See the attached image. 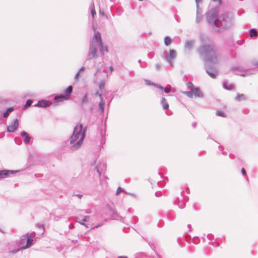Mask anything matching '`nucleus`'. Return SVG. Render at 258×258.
Returning <instances> with one entry per match:
<instances>
[{
	"label": "nucleus",
	"instance_id": "45",
	"mask_svg": "<svg viewBox=\"0 0 258 258\" xmlns=\"http://www.w3.org/2000/svg\"><path fill=\"white\" fill-rule=\"evenodd\" d=\"M118 258H127L125 256H119Z\"/></svg>",
	"mask_w": 258,
	"mask_h": 258
},
{
	"label": "nucleus",
	"instance_id": "14",
	"mask_svg": "<svg viewBox=\"0 0 258 258\" xmlns=\"http://www.w3.org/2000/svg\"><path fill=\"white\" fill-rule=\"evenodd\" d=\"M195 44V41L194 40H187L185 42L184 47L186 50H190Z\"/></svg>",
	"mask_w": 258,
	"mask_h": 258
},
{
	"label": "nucleus",
	"instance_id": "1",
	"mask_svg": "<svg viewBox=\"0 0 258 258\" xmlns=\"http://www.w3.org/2000/svg\"><path fill=\"white\" fill-rule=\"evenodd\" d=\"M207 19L209 24L217 31L230 28L233 25V18L230 13H226L218 17V11L211 10L208 14Z\"/></svg>",
	"mask_w": 258,
	"mask_h": 258
},
{
	"label": "nucleus",
	"instance_id": "30",
	"mask_svg": "<svg viewBox=\"0 0 258 258\" xmlns=\"http://www.w3.org/2000/svg\"><path fill=\"white\" fill-rule=\"evenodd\" d=\"M216 114L218 116H223V117L225 116L224 113L222 111H218L217 112Z\"/></svg>",
	"mask_w": 258,
	"mask_h": 258
},
{
	"label": "nucleus",
	"instance_id": "15",
	"mask_svg": "<svg viewBox=\"0 0 258 258\" xmlns=\"http://www.w3.org/2000/svg\"><path fill=\"white\" fill-rule=\"evenodd\" d=\"M21 136L23 137H25L24 142L25 144H27L30 142L31 138L29 137L27 133H26L25 131H23L21 133Z\"/></svg>",
	"mask_w": 258,
	"mask_h": 258
},
{
	"label": "nucleus",
	"instance_id": "32",
	"mask_svg": "<svg viewBox=\"0 0 258 258\" xmlns=\"http://www.w3.org/2000/svg\"><path fill=\"white\" fill-rule=\"evenodd\" d=\"M91 14H92V16L93 17L96 14V12H95L94 6H93V8H92V10H91Z\"/></svg>",
	"mask_w": 258,
	"mask_h": 258
},
{
	"label": "nucleus",
	"instance_id": "34",
	"mask_svg": "<svg viewBox=\"0 0 258 258\" xmlns=\"http://www.w3.org/2000/svg\"><path fill=\"white\" fill-rule=\"evenodd\" d=\"M121 191H122V188L121 187H119L117 189L116 194H118L119 192H120Z\"/></svg>",
	"mask_w": 258,
	"mask_h": 258
},
{
	"label": "nucleus",
	"instance_id": "27",
	"mask_svg": "<svg viewBox=\"0 0 258 258\" xmlns=\"http://www.w3.org/2000/svg\"><path fill=\"white\" fill-rule=\"evenodd\" d=\"M99 109L100 110H101L102 111H103V109H104V102L102 100L100 103H99Z\"/></svg>",
	"mask_w": 258,
	"mask_h": 258
},
{
	"label": "nucleus",
	"instance_id": "29",
	"mask_svg": "<svg viewBox=\"0 0 258 258\" xmlns=\"http://www.w3.org/2000/svg\"><path fill=\"white\" fill-rule=\"evenodd\" d=\"M32 103V100H27L26 102V104L25 105V107H27L30 106Z\"/></svg>",
	"mask_w": 258,
	"mask_h": 258
},
{
	"label": "nucleus",
	"instance_id": "11",
	"mask_svg": "<svg viewBox=\"0 0 258 258\" xmlns=\"http://www.w3.org/2000/svg\"><path fill=\"white\" fill-rule=\"evenodd\" d=\"M192 96H195V97L203 98L204 97V94L200 90L199 88L195 87L191 90Z\"/></svg>",
	"mask_w": 258,
	"mask_h": 258
},
{
	"label": "nucleus",
	"instance_id": "21",
	"mask_svg": "<svg viewBox=\"0 0 258 258\" xmlns=\"http://www.w3.org/2000/svg\"><path fill=\"white\" fill-rule=\"evenodd\" d=\"M249 35H250V37H257V33L256 30L254 29H252L250 30V31L249 32Z\"/></svg>",
	"mask_w": 258,
	"mask_h": 258
},
{
	"label": "nucleus",
	"instance_id": "6",
	"mask_svg": "<svg viewBox=\"0 0 258 258\" xmlns=\"http://www.w3.org/2000/svg\"><path fill=\"white\" fill-rule=\"evenodd\" d=\"M206 71L207 73L212 78H216L217 76L218 71L216 68H211L210 64H205Z\"/></svg>",
	"mask_w": 258,
	"mask_h": 258
},
{
	"label": "nucleus",
	"instance_id": "37",
	"mask_svg": "<svg viewBox=\"0 0 258 258\" xmlns=\"http://www.w3.org/2000/svg\"><path fill=\"white\" fill-rule=\"evenodd\" d=\"M240 98H241V95L238 94V95H237V96L236 98V99L238 101H240Z\"/></svg>",
	"mask_w": 258,
	"mask_h": 258
},
{
	"label": "nucleus",
	"instance_id": "17",
	"mask_svg": "<svg viewBox=\"0 0 258 258\" xmlns=\"http://www.w3.org/2000/svg\"><path fill=\"white\" fill-rule=\"evenodd\" d=\"M69 98V96L67 95H60L59 96H55L54 98V100L56 102H57L61 99L68 100Z\"/></svg>",
	"mask_w": 258,
	"mask_h": 258
},
{
	"label": "nucleus",
	"instance_id": "8",
	"mask_svg": "<svg viewBox=\"0 0 258 258\" xmlns=\"http://www.w3.org/2000/svg\"><path fill=\"white\" fill-rule=\"evenodd\" d=\"M18 126V120L17 119H16L13 122H12L9 126H8V131L9 132H14L17 130Z\"/></svg>",
	"mask_w": 258,
	"mask_h": 258
},
{
	"label": "nucleus",
	"instance_id": "16",
	"mask_svg": "<svg viewBox=\"0 0 258 258\" xmlns=\"http://www.w3.org/2000/svg\"><path fill=\"white\" fill-rule=\"evenodd\" d=\"M201 0H196V3H197V18H196V21L197 23H199L201 19V14L200 13V10L199 9V5L198 3L201 2Z\"/></svg>",
	"mask_w": 258,
	"mask_h": 258
},
{
	"label": "nucleus",
	"instance_id": "25",
	"mask_svg": "<svg viewBox=\"0 0 258 258\" xmlns=\"http://www.w3.org/2000/svg\"><path fill=\"white\" fill-rule=\"evenodd\" d=\"M171 86L169 85H168L165 88H164L163 89V90H164V91L166 93H168L169 92H170L171 89Z\"/></svg>",
	"mask_w": 258,
	"mask_h": 258
},
{
	"label": "nucleus",
	"instance_id": "20",
	"mask_svg": "<svg viewBox=\"0 0 258 258\" xmlns=\"http://www.w3.org/2000/svg\"><path fill=\"white\" fill-rule=\"evenodd\" d=\"M172 42V39L168 36H166L164 39L165 44L167 46L169 45Z\"/></svg>",
	"mask_w": 258,
	"mask_h": 258
},
{
	"label": "nucleus",
	"instance_id": "7",
	"mask_svg": "<svg viewBox=\"0 0 258 258\" xmlns=\"http://www.w3.org/2000/svg\"><path fill=\"white\" fill-rule=\"evenodd\" d=\"M90 219L91 217L88 216L78 217V222L82 225H85L87 227H89V225L91 222Z\"/></svg>",
	"mask_w": 258,
	"mask_h": 258
},
{
	"label": "nucleus",
	"instance_id": "41",
	"mask_svg": "<svg viewBox=\"0 0 258 258\" xmlns=\"http://www.w3.org/2000/svg\"><path fill=\"white\" fill-rule=\"evenodd\" d=\"M146 83L147 85H153V84H151L149 81H146Z\"/></svg>",
	"mask_w": 258,
	"mask_h": 258
},
{
	"label": "nucleus",
	"instance_id": "40",
	"mask_svg": "<svg viewBox=\"0 0 258 258\" xmlns=\"http://www.w3.org/2000/svg\"><path fill=\"white\" fill-rule=\"evenodd\" d=\"M79 75H80V73L78 72V73L75 76V79H78Z\"/></svg>",
	"mask_w": 258,
	"mask_h": 258
},
{
	"label": "nucleus",
	"instance_id": "19",
	"mask_svg": "<svg viewBox=\"0 0 258 258\" xmlns=\"http://www.w3.org/2000/svg\"><path fill=\"white\" fill-rule=\"evenodd\" d=\"M224 87L227 90H231L233 88V85L232 84H228V82H225L223 84Z\"/></svg>",
	"mask_w": 258,
	"mask_h": 258
},
{
	"label": "nucleus",
	"instance_id": "13",
	"mask_svg": "<svg viewBox=\"0 0 258 258\" xmlns=\"http://www.w3.org/2000/svg\"><path fill=\"white\" fill-rule=\"evenodd\" d=\"M51 104V102L46 100H40L37 103L36 106L38 107H46Z\"/></svg>",
	"mask_w": 258,
	"mask_h": 258
},
{
	"label": "nucleus",
	"instance_id": "5",
	"mask_svg": "<svg viewBox=\"0 0 258 258\" xmlns=\"http://www.w3.org/2000/svg\"><path fill=\"white\" fill-rule=\"evenodd\" d=\"M97 49V47L96 41L95 40L94 38L93 37L92 40L91 44H90L89 53L88 56V60L93 59L97 56V53H96Z\"/></svg>",
	"mask_w": 258,
	"mask_h": 258
},
{
	"label": "nucleus",
	"instance_id": "35",
	"mask_svg": "<svg viewBox=\"0 0 258 258\" xmlns=\"http://www.w3.org/2000/svg\"><path fill=\"white\" fill-rule=\"evenodd\" d=\"M84 70H85V68L84 67H82L80 70H79V71L78 72H79L80 73H82V72H83L84 71Z\"/></svg>",
	"mask_w": 258,
	"mask_h": 258
},
{
	"label": "nucleus",
	"instance_id": "12",
	"mask_svg": "<svg viewBox=\"0 0 258 258\" xmlns=\"http://www.w3.org/2000/svg\"><path fill=\"white\" fill-rule=\"evenodd\" d=\"M16 172L14 170H4L0 171V178H4L8 177L10 174H13Z\"/></svg>",
	"mask_w": 258,
	"mask_h": 258
},
{
	"label": "nucleus",
	"instance_id": "46",
	"mask_svg": "<svg viewBox=\"0 0 258 258\" xmlns=\"http://www.w3.org/2000/svg\"><path fill=\"white\" fill-rule=\"evenodd\" d=\"M156 68H157V69H159V68H160V66H159V64H157V65H156Z\"/></svg>",
	"mask_w": 258,
	"mask_h": 258
},
{
	"label": "nucleus",
	"instance_id": "38",
	"mask_svg": "<svg viewBox=\"0 0 258 258\" xmlns=\"http://www.w3.org/2000/svg\"><path fill=\"white\" fill-rule=\"evenodd\" d=\"M19 248L18 249H14L12 251V252L13 253H16L17 251H18L19 250Z\"/></svg>",
	"mask_w": 258,
	"mask_h": 258
},
{
	"label": "nucleus",
	"instance_id": "22",
	"mask_svg": "<svg viewBox=\"0 0 258 258\" xmlns=\"http://www.w3.org/2000/svg\"><path fill=\"white\" fill-rule=\"evenodd\" d=\"M13 110H14V108L13 107H10V108H8L7 110V111L4 113L3 116L4 117H7L9 116V113L10 112H12Z\"/></svg>",
	"mask_w": 258,
	"mask_h": 258
},
{
	"label": "nucleus",
	"instance_id": "10",
	"mask_svg": "<svg viewBox=\"0 0 258 258\" xmlns=\"http://www.w3.org/2000/svg\"><path fill=\"white\" fill-rule=\"evenodd\" d=\"M23 237L27 240L26 245L25 246H22L21 247V249H26L30 247L33 243V240L32 238L29 236V235L27 233L23 236Z\"/></svg>",
	"mask_w": 258,
	"mask_h": 258
},
{
	"label": "nucleus",
	"instance_id": "4",
	"mask_svg": "<svg viewBox=\"0 0 258 258\" xmlns=\"http://www.w3.org/2000/svg\"><path fill=\"white\" fill-rule=\"evenodd\" d=\"M94 38L96 41L97 46H99L100 50L102 53L107 52L108 49L106 46H104L102 44L100 34L98 32H96L94 34Z\"/></svg>",
	"mask_w": 258,
	"mask_h": 258
},
{
	"label": "nucleus",
	"instance_id": "33",
	"mask_svg": "<svg viewBox=\"0 0 258 258\" xmlns=\"http://www.w3.org/2000/svg\"><path fill=\"white\" fill-rule=\"evenodd\" d=\"M153 85H154V86L160 89L161 90H163L164 88L162 87L160 85H156V84H153Z\"/></svg>",
	"mask_w": 258,
	"mask_h": 258
},
{
	"label": "nucleus",
	"instance_id": "9",
	"mask_svg": "<svg viewBox=\"0 0 258 258\" xmlns=\"http://www.w3.org/2000/svg\"><path fill=\"white\" fill-rule=\"evenodd\" d=\"M176 56V52L174 50L170 49L169 51V55L168 57H165V59L171 65L173 66L172 59H174Z\"/></svg>",
	"mask_w": 258,
	"mask_h": 258
},
{
	"label": "nucleus",
	"instance_id": "2",
	"mask_svg": "<svg viewBox=\"0 0 258 258\" xmlns=\"http://www.w3.org/2000/svg\"><path fill=\"white\" fill-rule=\"evenodd\" d=\"M198 51L201 58L205 61V64H217L221 59L220 54L213 45H203L199 48Z\"/></svg>",
	"mask_w": 258,
	"mask_h": 258
},
{
	"label": "nucleus",
	"instance_id": "24",
	"mask_svg": "<svg viewBox=\"0 0 258 258\" xmlns=\"http://www.w3.org/2000/svg\"><path fill=\"white\" fill-rule=\"evenodd\" d=\"M73 90V87L71 86H70L67 88V89L66 90V95L69 96V94L71 93L72 92Z\"/></svg>",
	"mask_w": 258,
	"mask_h": 258
},
{
	"label": "nucleus",
	"instance_id": "3",
	"mask_svg": "<svg viewBox=\"0 0 258 258\" xmlns=\"http://www.w3.org/2000/svg\"><path fill=\"white\" fill-rule=\"evenodd\" d=\"M85 132L86 130L83 128V125L81 124L75 127L73 135L69 141L71 150H76L81 147L86 136Z\"/></svg>",
	"mask_w": 258,
	"mask_h": 258
},
{
	"label": "nucleus",
	"instance_id": "26",
	"mask_svg": "<svg viewBox=\"0 0 258 258\" xmlns=\"http://www.w3.org/2000/svg\"><path fill=\"white\" fill-rule=\"evenodd\" d=\"M186 86L191 91L195 87L191 82L187 83Z\"/></svg>",
	"mask_w": 258,
	"mask_h": 258
},
{
	"label": "nucleus",
	"instance_id": "36",
	"mask_svg": "<svg viewBox=\"0 0 258 258\" xmlns=\"http://www.w3.org/2000/svg\"><path fill=\"white\" fill-rule=\"evenodd\" d=\"M253 64L255 65V66H258V59H256L255 60H254L253 61Z\"/></svg>",
	"mask_w": 258,
	"mask_h": 258
},
{
	"label": "nucleus",
	"instance_id": "18",
	"mask_svg": "<svg viewBox=\"0 0 258 258\" xmlns=\"http://www.w3.org/2000/svg\"><path fill=\"white\" fill-rule=\"evenodd\" d=\"M162 105L164 109H167L169 107V105L166 102L165 98H163L161 101Z\"/></svg>",
	"mask_w": 258,
	"mask_h": 258
},
{
	"label": "nucleus",
	"instance_id": "47",
	"mask_svg": "<svg viewBox=\"0 0 258 258\" xmlns=\"http://www.w3.org/2000/svg\"><path fill=\"white\" fill-rule=\"evenodd\" d=\"M97 226H95V228H97ZM92 228H94V227H93Z\"/></svg>",
	"mask_w": 258,
	"mask_h": 258
},
{
	"label": "nucleus",
	"instance_id": "31",
	"mask_svg": "<svg viewBox=\"0 0 258 258\" xmlns=\"http://www.w3.org/2000/svg\"><path fill=\"white\" fill-rule=\"evenodd\" d=\"M25 240H26V239H25V238H24V237H23V236H22V237L21 239V240H20V241H19V244H20V245H23V244H24V243H25Z\"/></svg>",
	"mask_w": 258,
	"mask_h": 258
},
{
	"label": "nucleus",
	"instance_id": "43",
	"mask_svg": "<svg viewBox=\"0 0 258 258\" xmlns=\"http://www.w3.org/2000/svg\"><path fill=\"white\" fill-rule=\"evenodd\" d=\"M36 226H37L38 228H41V227H42V225H41V224H37V225H36Z\"/></svg>",
	"mask_w": 258,
	"mask_h": 258
},
{
	"label": "nucleus",
	"instance_id": "39",
	"mask_svg": "<svg viewBox=\"0 0 258 258\" xmlns=\"http://www.w3.org/2000/svg\"><path fill=\"white\" fill-rule=\"evenodd\" d=\"M104 82H101L100 84V85H99V87L100 88H102L104 87Z\"/></svg>",
	"mask_w": 258,
	"mask_h": 258
},
{
	"label": "nucleus",
	"instance_id": "42",
	"mask_svg": "<svg viewBox=\"0 0 258 258\" xmlns=\"http://www.w3.org/2000/svg\"><path fill=\"white\" fill-rule=\"evenodd\" d=\"M214 2H217L218 4L221 3V0H212Z\"/></svg>",
	"mask_w": 258,
	"mask_h": 258
},
{
	"label": "nucleus",
	"instance_id": "44",
	"mask_svg": "<svg viewBox=\"0 0 258 258\" xmlns=\"http://www.w3.org/2000/svg\"><path fill=\"white\" fill-rule=\"evenodd\" d=\"M246 174V171L243 168V175Z\"/></svg>",
	"mask_w": 258,
	"mask_h": 258
},
{
	"label": "nucleus",
	"instance_id": "28",
	"mask_svg": "<svg viewBox=\"0 0 258 258\" xmlns=\"http://www.w3.org/2000/svg\"><path fill=\"white\" fill-rule=\"evenodd\" d=\"M87 101H88V97H87V95H85L84 96V97H83V99H82V104L85 103H86V102H87Z\"/></svg>",
	"mask_w": 258,
	"mask_h": 258
},
{
	"label": "nucleus",
	"instance_id": "23",
	"mask_svg": "<svg viewBox=\"0 0 258 258\" xmlns=\"http://www.w3.org/2000/svg\"><path fill=\"white\" fill-rule=\"evenodd\" d=\"M182 93L185 95H186L187 96H188V97L189 98H192L193 97V96H192V92H189V91H183L182 92Z\"/></svg>",
	"mask_w": 258,
	"mask_h": 258
}]
</instances>
